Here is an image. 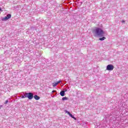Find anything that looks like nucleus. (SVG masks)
<instances>
[{"label": "nucleus", "instance_id": "4", "mask_svg": "<svg viewBox=\"0 0 128 128\" xmlns=\"http://www.w3.org/2000/svg\"><path fill=\"white\" fill-rule=\"evenodd\" d=\"M66 114H69V116H71V118H74V120H76V118H74V116H72V114H70V112H68V110L66 111Z\"/></svg>", "mask_w": 128, "mask_h": 128}, {"label": "nucleus", "instance_id": "17", "mask_svg": "<svg viewBox=\"0 0 128 128\" xmlns=\"http://www.w3.org/2000/svg\"><path fill=\"white\" fill-rule=\"evenodd\" d=\"M54 92V91H53L52 92Z\"/></svg>", "mask_w": 128, "mask_h": 128}, {"label": "nucleus", "instance_id": "14", "mask_svg": "<svg viewBox=\"0 0 128 128\" xmlns=\"http://www.w3.org/2000/svg\"><path fill=\"white\" fill-rule=\"evenodd\" d=\"M124 22H126L124 20H122V24H124Z\"/></svg>", "mask_w": 128, "mask_h": 128}, {"label": "nucleus", "instance_id": "6", "mask_svg": "<svg viewBox=\"0 0 128 128\" xmlns=\"http://www.w3.org/2000/svg\"><path fill=\"white\" fill-rule=\"evenodd\" d=\"M34 98L35 100H40V98L38 95H35L34 96Z\"/></svg>", "mask_w": 128, "mask_h": 128}, {"label": "nucleus", "instance_id": "16", "mask_svg": "<svg viewBox=\"0 0 128 128\" xmlns=\"http://www.w3.org/2000/svg\"><path fill=\"white\" fill-rule=\"evenodd\" d=\"M0 12H2V8H0Z\"/></svg>", "mask_w": 128, "mask_h": 128}, {"label": "nucleus", "instance_id": "10", "mask_svg": "<svg viewBox=\"0 0 128 128\" xmlns=\"http://www.w3.org/2000/svg\"><path fill=\"white\" fill-rule=\"evenodd\" d=\"M8 20V18H7L6 16L2 18V20L3 22H4V21H6V20Z\"/></svg>", "mask_w": 128, "mask_h": 128}, {"label": "nucleus", "instance_id": "3", "mask_svg": "<svg viewBox=\"0 0 128 128\" xmlns=\"http://www.w3.org/2000/svg\"><path fill=\"white\" fill-rule=\"evenodd\" d=\"M27 96V98H28V100H32L34 98V94L32 92L26 93Z\"/></svg>", "mask_w": 128, "mask_h": 128}, {"label": "nucleus", "instance_id": "12", "mask_svg": "<svg viewBox=\"0 0 128 128\" xmlns=\"http://www.w3.org/2000/svg\"><path fill=\"white\" fill-rule=\"evenodd\" d=\"M62 100H68V98L64 97V98H62Z\"/></svg>", "mask_w": 128, "mask_h": 128}, {"label": "nucleus", "instance_id": "13", "mask_svg": "<svg viewBox=\"0 0 128 128\" xmlns=\"http://www.w3.org/2000/svg\"><path fill=\"white\" fill-rule=\"evenodd\" d=\"M8 102V100H6L4 102V104H6Z\"/></svg>", "mask_w": 128, "mask_h": 128}, {"label": "nucleus", "instance_id": "9", "mask_svg": "<svg viewBox=\"0 0 128 128\" xmlns=\"http://www.w3.org/2000/svg\"><path fill=\"white\" fill-rule=\"evenodd\" d=\"M102 38H100L99 40H106V37L104 36H102Z\"/></svg>", "mask_w": 128, "mask_h": 128}, {"label": "nucleus", "instance_id": "15", "mask_svg": "<svg viewBox=\"0 0 128 128\" xmlns=\"http://www.w3.org/2000/svg\"><path fill=\"white\" fill-rule=\"evenodd\" d=\"M2 108V106H0V110Z\"/></svg>", "mask_w": 128, "mask_h": 128}, {"label": "nucleus", "instance_id": "5", "mask_svg": "<svg viewBox=\"0 0 128 128\" xmlns=\"http://www.w3.org/2000/svg\"><path fill=\"white\" fill-rule=\"evenodd\" d=\"M60 82H62V81H58L57 82H53L52 84L54 88V86H58V84Z\"/></svg>", "mask_w": 128, "mask_h": 128}, {"label": "nucleus", "instance_id": "7", "mask_svg": "<svg viewBox=\"0 0 128 128\" xmlns=\"http://www.w3.org/2000/svg\"><path fill=\"white\" fill-rule=\"evenodd\" d=\"M61 96H64V91L62 90L60 92Z\"/></svg>", "mask_w": 128, "mask_h": 128}, {"label": "nucleus", "instance_id": "1", "mask_svg": "<svg viewBox=\"0 0 128 128\" xmlns=\"http://www.w3.org/2000/svg\"><path fill=\"white\" fill-rule=\"evenodd\" d=\"M94 36L102 38L104 34V32L100 28H96L94 32Z\"/></svg>", "mask_w": 128, "mask_h": 128}, {"label": "nucleus", "instance_id": "2", "mask_svg": "<svg viewBox=\"0 0 128 128\" xmlns=\"http://www.w3.org/2000/svg\"><path fill=\"white\" fill-rule=\"evenodd\" d=\"M114 68V65L112 64H108L106 66V70H112Z\"/></svg>", "mask_w": 128, "mask_h": 128}, {"label": "nucleus", "instance_id": "8", "mask_svg": "<svg viewBox=\"0 0 128 128\" xmlns=\"http://www.w3.org/2000/svg\"><path fill=\"white\" fill-rule=\"evenodd\" d=\"M7 19L9 20V18H12V15L10 14H7L6 16Z\"/></svg>", "mask_w": 128, "mask_h": 128}, {"label": "nucleus", "instance_id": "11", "mask_svg": "<svg viewBox=\"0 0 128 128\" xmlns=\"http://www.w3.org/2000/svg\"><path fill=\"white\" fill-rule=\"evenodd\" d=\"M28 98L26 96V93L24 96H22V98Z\"/></svg>", "mask_w": 128, "mask_h": 128}]
</instances>
